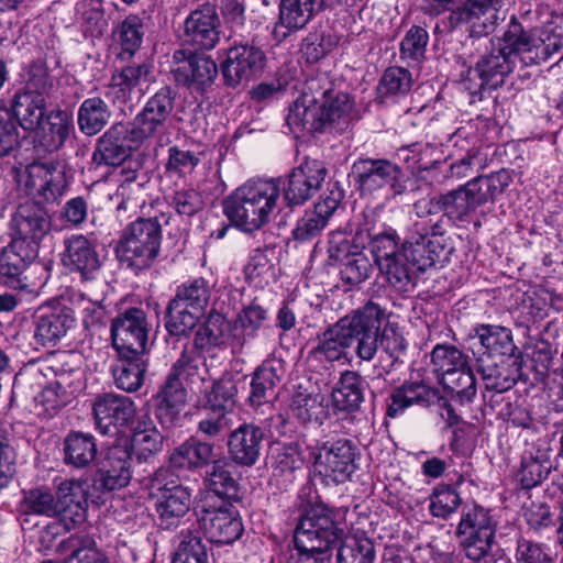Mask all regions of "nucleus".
<instances>
[{"mask_svg": "<svg viewBox=\"0 0 563 563\" xmlns=\"http://www.w3.org/2000/svg\"><path fill=\"white\" fill-rule=\"evenodd\" d=\"M70 399L66 397L53 383L48 384L34 398L37 415L52 417L56 415Z\"/></svg>", "mask_w": 563, "mask_h": 563, "instance_id": "62", "label": "nucleus"}, {"mask_svg": "<svg viewBox=\"0 0 563 563\" xmlns=\"http://www.w3.org/2000/svg\"><path fill=\"white\" fill-rule=\"evenodd\" d=\"M472 186L475 187L476 190L478 189L479 198H482L485 203L501 194L509 186L511 177L508 172L499 170L487 176L476 177L472 179Z\"/></svg>", "mask_w": 563, "mask_h": 563, "instance_id": "59", "label": "nucleus"}, {"mask_svg": "<svg viewBox=\"0 0 563 563\" xmlns=\"http://www.w3.org/2000/svg\"><path fill=\"white\" fill-rule=\"evenodd\" d=\"M162 239L161 224L156 219H137L128 224L117 245L122 263L134 269L148 267L157 256Z\"/></svg>", "mask_w": 563, "mask_h": 563, "instance_id": "4", "label": "nucleus"}, {"mask_svg": "<svg viewBox=\"0 0 563 563\" xmlns=\"http://www.w3.org/2000/svg\"><path fill=\"white\" fill-rule=\"evenodd\" d=\"M353 170L362 194L374 195L388 189L391 196H398L406 190L400 167L390 161L361 158L353 164Z\"/></svg>", "mask_w": 563, "mask_h": 563, "instance_id": "8", "label": "nucleus"}, {"mask_svg": "<svg viewBox=\"0 0 563 563\" xmlns=\"http://www.w3.org/2000/svg\"><path fill=\"white\" fill-rule=\"evenodd\" d=\"M213 445L190 438L170 454V464L176 468L192 470L207 465L213 461Z\"/></svg>", "mask_w": 563, "mask_h": 563, "instance_id": "36", "label": "nucleus"}, {"mask_svg": "<svg viewBox=\"0 0 563 563\" xmlns=\"http://www.w3.org/2000/svg\"><path fill=\"white\" fill-rule=\"evenodd\" d=\"M143 142L136 140L134 130L129 124H114L100 137L93 159L99 164L119 166Z\"/></svg>", "mask_w": 563, "mask_h": 563, "instance_id": "14", "label": "nucleus"}, {"mask_svg": "<svg viewBox=\"0 0 563 563\" xmlns=\"http://www.w3.org/2000/svg\"><path fill=\"white\" fill-rule=\"evenodd\" d=\"M283 365L279 361H268L260 366L253 375L249 402L258 407L269 400L276 385L280 382Z\"/></svg>", "mask_w": 563, "mask_h": 563, "instance_id": "35", "label": "nucleus"}, {"mask_svg": "<svg viewBox=\"0 0 563 563\" xmlns=\"http://www.w3.org/2000/svg\"><path fill=\"white\" fill-rule=\"evenodd\" d=\"M460 503V496L455 490L448 486H439L430 496L429 510L434 517L448 518L455 512Z\"/></svg>", "mask_w": 563, "mask_h": 563, "instance_id": "60", "label": "nucleus"}, {"mask_svg": "<svg viewBox=\"0 0 563 563\" xmlns=\"http://www.w3.org/2000/svg\"><path fill=\"white\" fill-rule=\"evenodd\" d=\"M65 462L75 467H86L96 457L97 444L92 435L81 432L69 433L64 441Z\"/></svg>", "mask_w": 563, "mask_h": 563, "instance_id": "43", "label": "nucleus"}, {"mask_svg": "<svg viewBox=\"0 0 563 563\" xmlns=\"http://www.w3.org/2000/svg\"><path fill=\"white\" fill-rule=\"evenodd\" d=\"M230 324L227 319L219 314H211L206 323L199 328L195 336V345L201 351H209L232 340L228 334Z\"/></svg>", "mask_w": 563, "mask_h": 563, "instance_id": "50", "label": "nucleus"}, {"mask_svg": "<svg viewBox=\"0 0 563 563\" xmlns=\"http://www.w3.org/2000/svg\"><path fill=\"white\" fill-rule=\"evenodd\" d=\"M264 62V53L258 47L244 44L229 48L222 65L227 84L236 86L249 81L262 70Z\"/></svg>", "mask_w": 563, "mask_h": 563, "instance_id": "17", "label": "nucleus"}, {"mask_svg": "<svg viewBox=\"0 0 563 563\" xmlns=\"http://www.w3.org/2000/svg\"><path fill=\"white\" fill-rule=\"evenodd\" d=\"M56 552L63 556L59 563H108L87 537L71 536L57 545Z\"/></svg>", "mask_w": 563, "mask_h": 563, "instance_id": "38", "label": "nucleus"}, {"mask_svg": "<svg viewBox=\"0 0 563 563\" xmlns=\"http://www.w3.org/2000/svg\"><path fill=\"white\" fill-rule=\"evenodd\" d=\"M200 163V158L194 152L173 146L168 150L166 169L168 173L185 177L190 175Z\"/></svg>", "mask_w": 563, "mask_h": 563, "instance_id": "63", "label": "nucleus"}, {"mask_svg": "<svg viewBox=\"0 0 563 563\" xmlns=\"http://www.w3.org/2000/svg\"><path fill=\"white\" fill-rule=\"evenodd\" d=\"M12 113L16 121L20 120L24 129H34L45 114L44 96L32 91L16 93L13 100Z\"/></svg>", "mask_w": 563, "mask_h": 563, "instance_id": "42", "label": "nucleus"}, {"mask_svg": "<svg viewBox=\"0 0 563 563\" xmlns=\"http://www.w3.org/2000/svg\"><path fill=\"white\" fill-rule=\"evenodd\" d=\"M498 44L511 59H515V64L519 60L523 66H528L540 58L539 48L542 41L532 31H526L516 16L511 18L508 30L503 38H498Z\"/></svg>", "mask_w": 563, "mask_h": 563, "instance_id": "20", "label": "nucleus"}, {"mask_svg": "<svg viewBox=\"0 0 563 563\" xmlns=\"http://www.w3.org/2000/svg\"><path fill=\"white\" fill-rule=\"evenodd\" d=\"M56 517L66 531L82 523L87 511V490L85 483L76 479L62 482L56 490Z\"/></svg>", "mask_w": 563, "mask_h": 563, "instance_id": "15", "label": "nucleus"}, {"mask_svg": "<svg viewBox=\"0 0 563 563\" xmlns=\"http://www.w3.org/2000/svg\"><path fill=\"white\" fill-rule=\"evenodd\" d=\"M24 185L27 194L40 202L56 201L67 186L65 166L54 162L30 164Z\"/></svg>", "mask_w": 563, "mask_h": 563, "instance_id": "12", "label": "nucleus"}, {"mask_svg": "<svg viewBox=\"0 0 563 563\" xmlns=\"http://www.w3.org/2000/svg\"><path fill=\"white\" fill-rule=\"evenodd\" d=\"M187 402V391L180 380L168 375L157 395L156 415L162 423L173 424Z\"/></svg>", "mask_w": 563, "mask_h": 563, "instance_id": "34", "label": "nucleus"}, {"mask_svg": "<svg viewBox=\"0 0 563 563\" xmlns=\"http://www.w3.org/2000/svg\"><path fill=\"white\" fill-rule=\"evenodd\" d=\"M353 102L347 93L324 91L320 99L303 91L290 107L287 124L294 133L335 131L349 128Z\"/></svg>", "mask_w": 563, "mask_h": 563, "instance_id": "2", "label": "nucleus"}, {"mask_svg": "<svg viewBox=\"0 0 563 563\" xmlns=\"http://www.w3.org/2000/svg\"><path fill=\"white\" fill-rule=\"evenodd\" d=\"M119 358L120 364L113 371L117 387L129 393L139 389L143 383L145 372L143 356L132 360L126 357Z\"/></svg>", "mask_w": 563, "mask_h": 563, "instance_id": "52", "label": "nucleus"}, {"mask_svg": "<svg viewBox=\"0 0 563 563\" xmlns=\"http://www.w3.org/2000/svg\"><path fill=\"white\" fill-rule=\"evenodd\" d=\"M318 12L314 0H282L279 26L290 31L302 29Z\"/></svg>", "mask_w": 563, "mask_h": 563, "instance_id": "47", "label": "nucleus"}, {"mask_svg": "<svg viewBox=\"0 0 563 563\" xmlns=\"http://www.w3.org/2000/svg\"><path fill=\"white\" fill-rule=\"evenodd\" d=\"M207 369L203 367V362L200 356H194L184 353L174 364L169 376L175 377L177 380L190 385H197L205 380Z\"/></svg>", "mask_w": 563, "mask_h": 563, "instance_id": "55", "label": "nucleus"}, {"mask_svg": "<svg viewBox=\"0 0 563 563\" xmlns=\"http://www.w3.org/2000/svg\"><path fill=\"white\" fill-rule=\"evenodd\" d=\"M71 128V118L67 112L60 110L51 112L42 128L46 148L58 150L69 136Z\"/></svg>", "mask_w": 563, "mask_h": 563, "instance_id": "53", "label": "nucleus"}, {"mask_svg": "<svg viewBox=\"0 0 563 563\" xmlns=\"http://www.w3.org/2000/svg\"><path fill=\"white\" fill-rule=\"evenodd\" d=\"M431 363L434 371L442 375L460 374V386L463 388L474 386V377L466 367V360L463 353L453 345H437L431 353Z\"/></svg>", "mask_w": 563, "mask_h": 563, "instance_id": "30", "label": "nucleus"}, {"mask_svg": "<svg viewBox=\"0 0 563 563\" xmlns=\"http://www.w3.org/2000/svg\"><path fill=\"white\" fill-rule=\"evenodd\" d=\"M327 169L319 161H306L296 167L288 178L285 198L291 205H299L312 197L324 180Z\"/></svg>", "mask_w": 563, "mask_h": 563, "instance_id": "19", "label": "nucleus"}, {"mask_svg": "<svg viewBox=\"0 0 563 563\" xmlns=\"http://www.w3.org/2000/svg\"><path fill=\"white\" fill-rule=\"evenodd\" d=\"M342 533L325 508H311L301 517L295 530L296 552L329 559V549Z\"/></svg>", "mask_w": 563, "mask_h": 563, "instance_id": "5", "label": "nucleus"}, {"mask_svg": "<svg viewBox=\"0 0 563 563\" xmlns=\"http://www.w3.org/2000/svg\"><path fill=\"white\" fill-rule=\"evenodd\" d=\"M369 242L366 230H357L354 234L345 231H333L329 235L328 253L331 260L343 262L363 252Z\"/></svg>", "mask_w": 563, "mask_h": 563, "instance_id": "39", "label": "nucleus"}, {"mask_svg": "<svg viewBox=\"0 0 563 563\" xmlns=\"http://www.w3.org/2000/svg\"><path fill=\"white\" fill-rule=\"evenodd\" d=\"M482 378L487 389L504 393L516 383L515 371L506 363L482 367Z\"/></svg>", "mask_w": 563, "mask_h": 563, "instance_id": "57", "label": "nucleus"}, {"mask_svg": "<svg viewBox=\"0 0 563 563\" xmlns=\"http://www.w3.org/2000/svg\"><path fill=\"white\" fill-rule=\"evenodd\" d=\"M92 412L97 429L103 434L113 435L133 422L136 408L131 398L108 393L96 397Z\"/></svg>", "mask_w": 563, "mask_h": 563, "instance_id": "11", "label": "nucleus"}, {"mask_svg": "<svg viewBox=\"0 0 563 563\" xmlns=\"http://www.w3.org/2000/svg\"><path fill=\"white\" fill-rule=\"evenodd\" d=\"M191 496L187 488L173 484L159 488L156 495V511L165 527L169 528L189 511Z\"/></svg>", "mask_w": 563, "mask_h": 563, "instance_id": "28", "label": "nucleus"}, {"mask_svg": "<svg viewBox=\"0 0 563 563\" xmlns=\"http://www.w3.org/2000/svg\"><path fill=\"white\" fill-rule=\"evenodd\" d=\"M363 400L362 378L354 372L341 375L332 391V404L338 410L353 411Z\"/></svg>", "mask_w": 563, "mask_h": 563, "instance_id": "44", "label": "nucleus"}, {"mask_svg": "<svg viewBox=\"0 0 563 563\" xmlns=\"http://www.w3.org/2000/svg\"><path fill=\"white\" fill-rule=\"evenodd\" d=\"M219 18L212 5L195 10L185 21L186 41L198 49H211L219 41Z\"/></svg>", "mask_w": 563, "mask_h": 563, "instance_id": "23", "label": "nucleus"}, {"mask_svg": "<svg viewBox=\"0 0 563 563\" xmlns=\"http://www.w3.org/2000/svg\"><path fill=\"white\" fill-rule=\"evenodd\" d=\"M457 533L467 558L479 561L490 551L495 527L484 508L473 506L463 514Z\"/></svg>", "mask_w": 563, "mask_h": 563, "instance_id": "10", "label": "nucleus"}, {"mask_svg": "<svg viewBox=\"0 0 563 563\" xmlns=\"http://www.w3.org/2000/svg\"><path fill=\"white\" fill-rule=\"evenodd\" d=\"M148 330L146 314L137 308L129 309L113 319L111 338L118 356L129 360L144 356L147 352Z\"/></svg>", "mask_w": 563, "mask_h": 563, "instance_id": "6", "label": "nucleus"}, {"mask_svg": "<svg viewBox=\"0 0 563 563\" xmlns=\"http://www.w3.org/2000/svg\"><path fill=\"white\" fill-rule=\"evenodd\" d=\"M314 471L333 483H344L356 470V448L349 440L323 443L311 453Z\"/></svg>", "mask_w": 563, "mask_h": 563, "instance_id": "7", "label": "nucleus"}, {"mask_svg": "<svg viewBox=\"0 0 563 563\" xmlns=\"http://www.w3.org/2000/svg\"><path fill=\"white\" fill-rule=\"evenodd\" d=\"M242 384L243 380L239 375L223 374L206 394V407L212 412L231 413L238 405L239 389Z\"/></svg>", "mask_w": 563, "mask_h": 563, "instance_id": "32", "label": "nucleus"}, {"mask_svg": "<svg viewBox=\"0 0 563 563\" xmlns=\"http://www.w3.org/2000/svg\"><path fill=\"white\" fill-rule=\"evenodd\" d=\"M515 65V59H511L505 48L497 44L489 54L478 60L475 68H470V75L477 77V81L467 85L470 93L476 95L485 87H499Z\"/></svg>", "mask_w": 563, "mask_h": 563, "instance_id": "18", "label": "nucleus"}, {"mask_svg": "<svg viewBox=\"0 0 563 563\" xmlns=\"http://www.w3.org/2000/svg\"><path fill=\"white\" fill-rule=\"evenodd\" d=\"M206 305L205 289L199 284L185 285L168 307L167 331L172 335L188 333L203 317Z\"/></svg>", "mask_w": 563, "mask_h": 563, "instance_id": "9", "label": "nucleus"}, {"mask_svg": "<svg viewBox=\"0 0 563 563\" xmlns=\"http://www.w3.org/2000/svg\"><path fill=\"white\" fill-rule=\"evenodd\" d=\"M374 544L367 537H346L338 552V563H374Z\"/></svg>", "mask_w": 563, "mask_h": 563, "instance_id": "51", "label": "nucleus"}, {"mask_svg": "<svg viewBox=\"0 0 563 563\" xmlns=\"http://www.w3.org/2000/svg\"><path fill=\"white\" fill-rule=\"evenodd\" d=\"M371 251L380 274L386 282L410 280L409 268L401 263L402 253H398L397 242L390 234H379L369 239Z\"/></svg>", "mask_w": 563, "mask_h": 563, "instance_id": "22", "label": "nucleus"}, {"mask_svg": "<svg viewBox=\"0 0 563 563\" xmlns=\"http://www.w3.org/2000/svg\"><path fill=\"white\" fill-rule=\"evenodd\" d=\"M411 75L402 67H389L383 74L378 91L380 95H404L409 91L411 87Z\"/></svg>", "mask_w": 563, "mask_h": 563, "instance_id": "58", "label": "nucleus"}, {"mask_svg": "<svg viewBox=\"0 0 563 563\" xmlns=\"http://www.w3.org/2000/svg\"><path fill=\"white\" fill-rule=\"evenodd\" d=\"M150 66L146 64L123 67L112 75L107 96L126 102L134 93L142 92V85L146 82Z\"/></svg>", "mask_w": 563, "mask_h": 563, "instance_id": "29", "label": "nucleus"}, {"mask_svg": "<svg viewBox=\"0 0 563 563\" xmlns=\"http://www.w3.org/2000/svg\"><path fill=\"white\" fill-rule=\"evenodd\" d=\"M375 308L378 311L377 320L374 321L369 331L372 332L375 341V353L378 347V338L383 349L391 356L404 352L407 347L406 340L391 313L386 312L379 305L368 301L361 309Z\"/></svg>", "mask_w": 563, "mask_h": 563, "instance_id": "27", "label": "nucleus"}, {"mask_svg": "<svg viewBox=\"0 0 563 563\" xmlns=\"http://www.w3.org/2000/svg\"><path fill=\"white\" fill-rule=\"evenodd\" d=\"M65 247L64 264L81 272L84 277L98 267L97 254L86 236L71 235L65 241Z\"/></svg>", "mask_w": 563, "mask_h": 563, "instance_id": "40", "label": "nucleus"}, {"mask_svg": "<svg viewBox=\"0 0 563 563\" xmlns=\"http://www.w3.org/2000/svg\"><path fill=\"white\" fill-rule=\"evenodd\" d=\"M118 35L122 48L133 54L141 46L144 35L141 19L136 15L126 16L119 26Z\"/></svg>", "mask_w": 563, "mask_h": 563, "instance_id": "64", "label": "nucleus"}, {"mask_svg": "<svg viewBox=\"0 0 563 563\" xmlns=\"http://www.w3.org/2000/svg\"><path fill=\"white\" fill-rule=\"evenodd\" d=\"M131 478V451L120 445L110 448L100 470L101 486L107 490L121 489L130 483Z\"/></svg>", "mask_w": 563, "mask_h": 563, "instance_id": "26", "label": "nucleus"}, {"mask_svg": "<svg viewBox=\"0 0 563 563\" xmlns=\"http://www.w3.org/2000/svg\"><path fill=\"white\" fill-rule=\"evenodd\" d=\"M375 308L356 309L341 318L318 336L313 352L328 361H338L345 355L346 349L356 342V354L364 361L375 356V339L369 331L377 320Z\"/></svg>", "mask_w": 563, "mask_h": 563, "instance_id": "3", "label": "nucleus"}, {"mask_svg": "<svg viewBox=\"0 0 563 563\" xmlns=\"http://www.w3.org/2000/svg\"><path fill=\"white\" fill-rule=\"evenodd\" d=\"M265 320L266 311L262 307L251 305L244 308L239 313L232 328V342L241 346L249 340L255 338Z\"/></svg>", "mask_w": 563, "mask_h": 563, "instance_id": "48", "label": "nucleus"}, {"mask_svg": "<svg viewBox=\"0 0 563 563\" xmlns=\"http://www.w3.org/2000/svg\"><path fill=\"white\" fill-rule=\"evenodd\" d=\"M110 117L111 112L101 98H88L78 109L79 130L86 135H96L108 124Z\"/></svg>", "mask_w": 563, "mask_h": 563, "instance_id": "41", "label": "nucleus"}, {"mask_svg": "<svg viewBox=\"0 0 563 563\" xmlns=\"http://www.w3.org/2000/svg\"><path fill=\"white\" fill-rule=\"evenodd\" d=\"M265 433L261 427L244 423L229 437L228 446L233 460L245 466H252L260 457Z\"/></svg>", "mask_w": 563, "mask_h": 563, "instance_id": "24", "label": "nucleus"}, {"mask_svg": "<svg viewBox=\"0 0 563 563\" xmlns=\"http://www.w3.org/2000/svg\"><path fill=\"white\" fill-rule=\"evenodd\" d=\"M175 93L170 87L161 88L146 102L142 112H140L129 125L134 130L136 140H143L153 136L162 130L174 109Z\"/></svg>", "mask_w": 563, "mask_h": 563, "instance_id": "13", "label": "nucleus"}, {"mask_svg": "<svg viewBox=\"0 0 563 563\" xmlns=\"http://www.w3.org/2000/svg\"><path fill=\"white\" fill-rule=\"evenodd\" d=\"M176 79L186 85L196 82L198 85L211 84L217 77L218 68L216 63L206 56L189 55L188 62L174 69Z\"/></svg>", "mask_w": 563, "mask_h": 563, "instance_id": "45", "label": "nucleus"}, {"mask_svg": "<svg viewBox=\"0 0 563 563\" xmlns=\"http://www.w3.org/2000/svg\"><path fill=\"white\" fill-rule=\"evenodd\" d=\"M468 181L465 186L443 195L444 212L448 217L459 221H465L477 207L484 205L479 198L478 189Z\"/></svg>", "mask_w": 563, "mask_h": 563, "instance_id": "37", "label": "nucleus"}, {"mask_svg": "<svg viewBox=\"0 0 563 563\" xmlns=\"http://www.w3.org/2000/svg\"><path fill=\"white\" fill-rule=\"evenodd\" d=\"M437 391L422 382H406L396 388L389 398L387 416L395 418L412 405L429 404L437 397Z\"/></svg>", "mask_w": 563, "mask_h": 563, "instance_id": "33", "label": "nucleus"}, {"mask_svg": "<svg viewBox=\"0 0 563 563\" xmlns=\"http://www.w3.org/2000/svg\"><path fill=\"white\" fill-rule=\"evenodd\" d=\"M163 446V437L159 431L148 424L144 429L135 430L131 439V451L141 462L148 461L157 454Z\"/></svg>", "mask_w": 563, "mask_h": 563, "instance_id": "54", "label": "nucleus"}, {"mask_svg": "<svg viewBox=\"0 0 563 563\" xmlns=\"http://www.w3.org/2000/svg\"><path fill=\"white\" fill-rule=\"evenodd\" d=\"M85 31L92 36L102 35L108 27V21L104 18L102 5L98 0L84 1L78 4Z\"/></svg>", "mask_w": 563, "mask_h": 563, "instance_id": "56", "label": "nucleus"}, {"mask_svg": "<svg viewBox=\"0 0 563 563\" xmlns=\"http://www.w3.org/2000/svg\"><path fill=\"white\" fill-rule=\"evenodd\" d=\"M429 41L428 32L421 26H412L400 44V55L404 59L419 62L423 58Z\"/></svg>", "mask_w": 563, "mask_h": 563, "instance_id": "61", "label": "nucleus"}, {"mask_svg": "<svg viewBox=\"0 0 563 563\" xmlns=\"http://www.w3.org/2000/svg\"><path fill=\"white\" fill-rule=\"evenodd\" d=\"M200 523L207 538L216 543H233L243 532L238 510L227 504L205 509L200 517Z\"/></svg>", "mask_w": 563, "mask_h": 563, "instance_id": "16", "label": "nucleus"}, {"mask_svg": "<svg viewBox=\"0 0 563 563\" xmlns=\"http://www.w3.org/2000/svg\"><path fill=\"white\" fill-rule=\"evenodd\" d=\"M74 318L63 309L43 312L35 322L34 340L41 346H54L74 325Z\"/></svg>", "mask_w": 563, "mask_h": 563, "instance_id": "31", "label": "nucleus"}, {"mask_svg": "<svg viewBox=\"0 0 563 563\" xmlns=\"http://www.w3.org/2000/svg\"><path fill=\"white\" fill-rule=\"evenodd\" d=\"M510 0H468L463 19L470 24L472 33L487 35L495 30L499 20H504V8Z\"/></svg>", "mask_w": 563, "mask_h": 563, "instance_id": "25", "label": "nucleus"}, {"mask_svg": "<svg viewBox=\"0 0 563 563\" xmlns=\"http://www.w3.org/2000/svg\"><path fill=\"white\" fill-rule=\"evenodd\" d=\"M34 253L35 247L24 245L23 241L12 240L0 253V275L7 278L18 277Z\"/></svg>", "mask_w": 563, "mask_h": 563, "instance_id": "49", "label": "nucleus"}, {"mask_svg": "<svg viewBox=\"0 0 563 563\" xmlns=\"http://www.w3.org/2000/svg\"><path fill=\"white\" fill-rule=\"evenodd\" d=\"M474 333L490 355H510L515 350L511 331L505 327L478 324Z\"/></svg>", "mask_w": 563, "mask_h": 563, "instance_id": "46", "label": "nucleus"}, {"mask_svg": "<svg viewBox=\"0 0 563 563\" xmlns=\"http://www.w3.org/2000/svg\"><path fill=\"white\" fill-rule=\"evenodd\" d=\"M51 222L47 212L34 202L21 205L11 220V228L18 235L14 240L33 246L49 231Z\"/></svg>", "mask_w": 563, "mask_h": 563, "instance_id": "21", "label": "nucleus"}, {"mask_svg": "<svg viewBox=\"0 0 563 563\" xmlns=\"http://www.w3.org/2000/svg\"><path fill=\"white\" fill-rule=\"evenodd\" d=\"M280 192L278 180H247L224 199V214L241 231L255 232L280 210Z\"/></svg>", "mask_w": 563, "mask_h": 563, "instance_id": "1", "label": "nucleus"}]
</instances>
